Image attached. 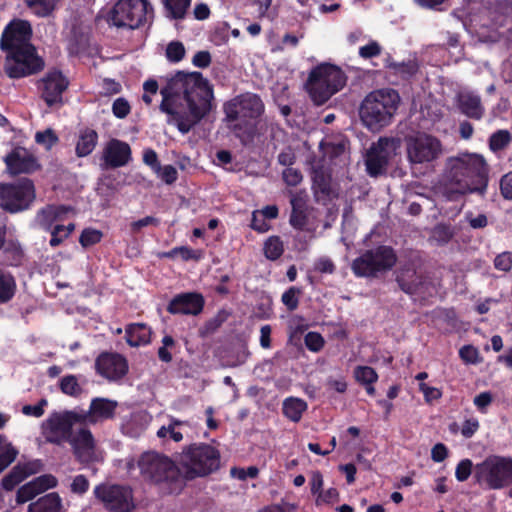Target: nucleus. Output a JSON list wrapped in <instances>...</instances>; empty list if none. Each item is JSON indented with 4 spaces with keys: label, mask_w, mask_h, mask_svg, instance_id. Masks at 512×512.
Returning <instances> with one entry per match:
<instances>
[{
    "label": "nucleus",
    "mask_w": 512,
    "mask_h": 512,
    "mask_svg": "<svg viewBox=\"0 0 512 512\" xmlns=\"http://www.w3.org/2000/svg\"><path fill=\"white\" fill-rule=\"evenodd\" d=\"M72 214H74V210L70 206L48 205L37 212L35 223L44 230H51Z\"/></svg>",
    "instance_id": "obj_24"
},
{
    "label": "nucleus",
    "mask_w": 512,
    "mask_h": 512,
    "mask_svg": "<svg viewBox=\"0 0 512 512\" xmlns=\"http://www.w3.org/2000/svg\"><path fill=\"white\" fill-rule=\"evenodd\" d=\"M346 78L338 67L322 64L314 68L309 75L306 87L312 101L324 104L345 85Z\"/></svg>",
    "instance_id": "obj_8"
},
{
    "label": "nucleus",
    "mask_w": 512,
    "mask_h": 512,
    "mask_svg": "<svg viewBox=\"0 0 512 512\" xmlns=\"http://www.w3.org/2000/svg\"><path fill=\"white\" fill-rule=\"evenodd\" d=\"M61 0H24L29 10L38 17H48L58 8Z\"/></svg>",
    "instance_id": "obj_33"
},
{
    "label": "nucleus",
    "mask_w": 512,
    "mask_h": 512,
    "mask_svg": "<svg viewBox=\"0 0 512 512\" xmlns=\"http://www.w3.org/2000/svg\"><path fill=\"white\" fill-rule=\"evenodd\" d=\"M512 140L511 134L507 130H499L492 134L489 139V146L492 151H499L509 145Z\"/></svg>",
    "instance_id": "obj_40"
},
{
    "label": "nucleus",
    "mask_w": 512,
    "mask_h": 512,
    "mask_svg": "<svg viewBox=\"0 0 512 512\" xmlns=\"http://www.w3.org/2000/svg\"><path fill=\"white\" fill-rule=\"evenodd\" d=\"M169 17L183 19L190 7L191 0H161Z\"/></svg>",
    "instance_id": "obj_35"
},
{
    "label": "nucleus",
    "mask_w": 512,
    "mask_h": 512,
    "mask_svg": "<svg viewBox=\"0 0 512 512\" xmlns=\"http://www.w3.org/2000/svg\"><path fill=\"white\" fill-rule=\"evenodd\" d=\"M75 229V225L73 223H69L68 225L56 224L51 230V239L50 245L52 247H57L60 245Z\"/></svg>",
    "instance_id": "obj_37"
},
{
    "label": "nucleus",
    "mask_w": 512,
    "mask_h": 512,
    "mask_svg": "<svg viewBox=\"0 0 512 512\" xmlns=\"http://www.w3.org/2000/svg\"><path fill=\"white\" fill-rule=\"evenodd\" d=\"M101 160L104 168L123 167L131 160V148L124 141L111 139L103 148Z\"/></svg>",
    "instance_id": "obj_20"
},
{
    "label": "nucleus",
    "mask_w": 512,
    "mask_h": 512,
    "mask_svg": "<svg viewBox=\"0 0 512 512\" xmlns=\"http://www.w3.org/2000/svg\"><path fill=\"white\" fill-rule=\"evenodd\" d=\"M292 213L290 216V224L297 229H302L306 221V194L295 193L291 196Z\"/></svg>",
    "instance_id": "obj_29"
},
{
    "label": "nucleus",
    "mask_w": 512,
    "mask_h": 512,
    "mask_svg": "<svg viewBox=\"0 0 512 512\" xmlns=\"http://www.w3.org/2000/svg\"><path fill=\"white\" fill-rule=\"evenodd\" d=\"M130 111V104L125 98L119 97L112 104V112L119 119L127 117Z\"/></svg>",
    "instance_id": "obj_48"
},
{
    "label": "nucleus",
    "mask_w": 512,
    "mask_h": 512,
    "mask_svg": "<svg viewBox=\"0 0 512 512\" xmlns=\"http://www.w3.org/2000/svg\"><path fill=\"white\" fill-rule=\"evenodd\" d=\"M16 291V283L14 278L0 270V302L6 303L12 299Z\"/></svg>",
    "instance_id": "obj_36"
},
{
    "label": "nucleus",
    "mask_w": 512,
    "mask_h": 512,
    "mask_svg": "<svg viewBox=\"0 0 512 512\" xmlns=\"http://www.w3.org/2000/svg\"><path fill=\"white\" fill-rule=\"evenodd\" d=\"M488 167L481 154L463 152L445 161L442 181L449 200L471 193L483 195L487 188Z\"/></svg>",
    "instance_id": "obj_2"
},
{
    "label": "nucleus",
    "mask_w": 512,
    "mask_h": 512,
    "mask_svg": "<svg viewBox=\"0 0 512 512\" xmlns=\"http://www.w3.org/2000/svg\"><path fill=\"white\" fill-rule=\"evenodd\" d=\"M147 0H118L109 14V22L118 28L137 29L152 17Z\"/></svg>",
    "instance_id": "obj_10"
},
{
    "label": "nucleus",
    "mask_w": 512,
    "mask_h": 512,
    "mask_svg": "<svg viewBox=\"0 0 512 512\" xmlns=\"http://www.w3.org/2000/svg\"><path fill=\"white\" fill-rule=\"evenodd\" d=\"M43 469L40 460H32L16 465L12 471L2 479L3 488L12 490L16 485L25 480L27 477L37 474Z\"/></svg>",
    "instance_id": "obj_25"
},
{
    "label": "nucleus",
    "mask_w": 512,
    "mask_h": 512,
    "mask_svg": "<svg viewBox=\"0 0 512 512\" xmlns=\"http://www.w3.org/2000/svg\"><path fill=\"white\" fill-rule=\"evenodd\" d=\"M61 391L69 396L78 397L82 393V386L78 381V377L75 375L64 376L60 380Z\"/></svg>",
    "instance_id": "obj_38"
},
{
    "label": "nucleus",
    "mask_w": 512,
    "mask_h": 512,
    "mask_svg": "<svg viewBox=\"0 0 512 512\" xmlns=\"http://www.w3.org/2000/svg\"><path fill=\"white\" fill-rule=\"evenodd\" d=\"M126 469L131 475L138 470L143 482L155 486L163 493H176L182 489L178 466L163 453L147 451L136 458H130L126 461Z\"/></svg>",
    "instance_id": "obj_4"
},
{
    "label": "nucleus",
    "mask_w": 512,
    "mask_h": 512,
    "mask_svg": "<svg viewBox=\"0 0 512 512\" xmlns=\"http://www.w3.org/2000/svg\"><path fill=\"white\" fill-rule=\"evenodd\" d=\"M187 421H181L174 417L169 418V423L160 427L156 433L160 439L169 437L174 442H181L183 440V434L179 430L180 427L187 425Z\"/></svg>",
    "instance_id": "obj_32"
},
{
    "label": "nucleus",
    "mask_w": 512,
    "mask_h": 512,
    "mask_svg": "<svg viewBox=\"0 0 512 512\" xmlns=\"http://www.w3.org/2000/svg\"><path fill=\"white\" fill-rule=\"evenodd\" d=\"M406 158L411 167L430 165L444 152L442 142L437 137L420 132L405 139Z\"/></svg>",
    "instance_id": "obj_9"
},
{
    "label": "nucleus",
    "mask_w": 512,
    "mask_h": 512,
    "mask_svg": "<svg viewBox=\"0 0 512 512\" xmlns=\"http://www.w3.org/2000/svg\"><path fill=\"white\" fill-rule=\"evenodd\" d=\"M75 425H83L78 411L53 413L42 423V434L47 442L62 445L69 442Z\"/></svg>",
    "instance_id": "obj_13"
},
{
    "label": "nucleus",
    "mask_w": 512,
    "mask_h": 512,
    "mask_svg": "<svg viewBox=\"0 0 512 512\" xmlns=\"http://www.w3.org/2000/svg\"><path fill=\"white\" fill-rule=\"evenodd\" d=\"M399 102L400 97L395 90L373 91L365 97L361 104V121L368 129L379 131L391 122Z\"/></svg>",
    "instance_id": "obj_6"
},
{
    "label": "nucleus",
    "mask_w": 512,
    "mask_h": 512,
    "mask_svg": "<svg viewBox=\"0 0 512 512\" xmlns=\"http://www.w3.org/2000/svg\"><path fill=\"white\" fill-rule=\"evenodd\" d=\"M397 257L392 248L380 246L366 251L352 263V270L359 277H374L380 272L390 270Z\"/></svg>",
    "instance_id": "obj_12"
},
{
    "label": "nucleus",
    "mask_w": 512,
    "mask_h": 512,
    "mask_svg": "<svg viewBox=\"0 0 512 512\" xmlns=\"http://www.w3.org/2000/svg\"><path fill=\"white\" fill-rule=\"evenodd\" d=\"M58 481L55 476L51 474L41 475L32 481L21 486L16 495V501L23 504L35 498L37 495L56 487Z\"/></svg>",
    "instance_id": "obj_23"
},
{
    "label": "nucleus",
    "mask_w": 512,
    "mask_h": 512,
    "mask_svg": "<svg viewBox=\"0 0 512 512\" xmlns=\"http://www.w3.org/2000/svg\"><path fill=\"white\" fill-rule=\"evenodd\" d=\"M305 346L311 352H319L325 344L324 338L317 332H308L304 338Z\"/></svg>",
    "instance_id": "obj_45"
},
{
    "label": "nucleus",
    "mask_w": 512,
    "mask_h": 512,
    "mask_svg": "<svg viewBox=\"0 0 512 512\" xmlns=\"http://www.w3.org/2000/svg\"><path fill=\"white\" fill-rule=\"evenodd\" d=\"M160 223L159 219L153 217V216H146L142 219H139L137 221H134L130 224V229L133 233H138L143 229L144 227L153 225L158 226Z\"/></svg>",
    "instance_id": "obj_58"
},
{
    "label": "nucleus",
    "mask_w": 512,
    "mask_h": 512,
    "mask_svg": "<svg viewBox=\"0 0 512 512\" xmlns=\"http://www.w3.org/2000/svg\"><path fill=\"white\" fill-rule=\"evenodd\" d=\"M419 390L423 393L427 403H432L442 397V392L439 388L429 386L424 382L419 383Z\"/></svg>",
    "instance_id": "obj_53"
},
{
    "label": "nucleus",
    "mask_w": 512,
    "mask_h": 512,
    "mask_svg": "<svg viewBox=\"0 0 512 512\" xmlns=\"http://www.w3.org/2000/svg\"><path fill=\"white\" fill-rule=\"evenodd\" d=\"M166 257L173 258L179 256L182 260H198L200 259V252L193 250L187 246L175 247L169 252L165 253Z\"/></svg>",
    "instance_id": "obj_43"
},
{
    "label": "nucleus",
    "mask_w": 512,
    "mask_h": 512,
    "mask_svg": "<svg viewBox=\"0 0 512 512\" xmlns=\"http://www.w3.org/2000/svg\"><path fill=\"white\" fill-rule=\"evenodd\" d=\"M35 199L34 184L24 178L14 184H0V206L12 213L27 209Z\"/></svg>",
    "instance_id": "obj_15"
},
{
    "label": "nucleus",
    "mask_w": 512,
    "mask_h": 512,
    "mask_svg": "<svg viewBox=\"0 0 512 512\" xmlns=\"http://www.w3.org/2000/svg\"><path fill=\"white\" fill-rule=\"evenodd\" d=\"M302 174L299 170L288 167L283 171V180L289 186H297L302 181Z\"/></svg>",
    "instance_id": "obj_56"
},
{
    "label": "nucleus",
    "mask_w": 512,
    "mask_h": 512,
    "mask_svg": "<svg viewBox=\"0 0 512 512\" xmlns=\"http://www.w3.org/2000/svg\"><path fill=\"white\" fill-rule=\"evenodd\" d=\"M47 405V401L42 399L35 405H25L22 407V413L26 416H32L39 418L44 414V407Z\"/></svg>",
    "instance_id": "obj_57"
},
{
    "label": "nucleus",
    "mask_w": 512,
    "mask_h": 512,
    "mask_svg": "<svg viewBox=\"0 0 512 512\" xmlns=\"http://www.w3.org/2000/svg\"><path fill=\"white\" fill-rule=\"evenodd\" d=\"M478 429L479 421L476 418H470L464 421L461 428V434L465 438H470L477 432Z\"/></svg>",
    "instance_id": "obj_61"
},
{
    "label": "nucleus",
    "mask_w": 512,
    "mask_h": 512,
    "mask_svg": "<svg viewBox=\"0 0 512 512\" xmlns=\"http://www.w3.org/2000/svg\"><path fill=\"white\" fill-rule=\"evenodd\" d=\"M101 238L102 232L100 230L87 228L82 231L79 242L83 247H88L100 242Z\"/></svg>",
    "instance_id": "obj_44"
},
{
    "label": "nucleus",
    "mask_w": 512,
    "mask_h": 512,
    "mask_svg": "<svg viewBox=\"0 0 512 512\" xmlns=\"http://www.w3.org/2000/svg\"><path fill=\"white\" fill-rule=\"evenodd\" d=\"M151 334V329L145 324H130L126 328V341L132 347L147 345L151 341Z\"/></svg>",
    "instance_id": "obj_30"
},
{
    "label": "nucleus",
    "mask_w": 512,
    "mask_h": 512,
    "mask_svg": "<svg viewBox=\"0 0 512 512\" xmlns=\"http://www.w3.org/2000/svg\"><path fill=\"white\" fill-rule=\"evenodd\" d=\"M17 451L10 442L0 435V466L8 467L16 458Z\"/></svg>",
    "instance_id": "obj_39"
},
{
    "label": "nucleus",
    "mask_w": 512,
    "mask_h": 512,
    "mask_svg": "<svg viewBox=\"0 0 512 512\" xmlns=\"http://www.w3.org/2000/svg\"><path fill=\"white\" fill-rule=\"evenodd\" d=\"M494 267L502 272H508L512 269V252H502L494 259Z\"/></svg>",
    "instance_id": "obj_47"
},
{
    "label": "nucleus",
    "mask_w": 512,
    "mask_h": 512,
    "mask_svg": "<svg viewBox=\"0 0 512 512\" xmlns=\"http://www.w3.org/2000/svg\"><path fill=\"white\" fill-rule=\"evenodd\" d=\"M95 494L113 512H129L134 508L132 491L129 487L98 486L95 489Z\"/></svg>",
    "instance_id": "obj_17"
},
{
    "label": "nucleus",
    "mask_w": 512,
    "mask_h": 512,
    "mask_svg": "<svg viewBox=\"0 0 512 512\" xmlns=\"http://www.w3.org/2000/svg\"><path fill=\"white\" fill-rule=\"evenodd\" d=\"M98 142V134L95 130L86 128L79 134L76 143V154L85 157L93 152Z\"/></svg>",
    "instance_id": "obj_31"
},
{
    "label": "nucleus",
    "mask_w": 512,
    "mask_h": 512,
    "mask_svg": "<svg viewBox=\"0 0 512 512\" xmlns=\"http://www.w3.org/2000/svg\"><path fill=\"white\" fill-rule=\"evenodd\" d=\"M42 97L45 102L52 106L62 101V94L68 88L69 81L59 70L49 71L41 80Z\"/></svg>",
    "instance_id": "obj_19"
},
{
    "label": "nucleus",
    "mask_w": 512,
    "mask_h": 512,
    "mask_svg": "<svg viewBox=\"0 0 512 512\" xmlns=\"http://www.w3.org/2000/svg\"><path fill=\"white\" fill-rule=\"evenodd\" d=\"M475 473L478 482L486 484L490 489H501L512 484V458L489 456L476 465Z\"/></svg>",
    "instance_id": "obj_11"
},
{
    "label": "nucleus",
    "mask_w": 512,
    "mask_h": 512,
    "mask_svg": "<svg viewBox=\"0 0 512 512\" xmlns=\"http://www.w3.org/2000/svg\"><path fill=\"white\" fill-rule=\"evenodd\" d=\"M117 402L105 398H95L91 401L87 411L78 412L79 416L83 418V425L97 424L106 419L112 418Z\"/></svg>",
    "instance_id": "obj_22"
},
{
    "label": "nucleus",
    "mask_w": 512,
    "mask_h": 512,
    "mask_svg": "<svg viewBox=\"0 0 512 512\" xmlns=\"http://www.w3.org/2000/svg\"><path fill=\"white\" fill-rule=\"evenodd\" d=\"M167 122L188 133L212 108L213 88L199 72H177L161 89Z\"/></svg>",
    "instance_id": "obj_1"
},
{
    "label": "nucleus",
    "mask_w": 512,
    "mask_h": 512,
    "mask_svg": "<svg viewBox=\"0 0 512 512\" xmlns=\"http://www.w3.org/2000/svg\"><path fill=\"white\" fill-rule=\"evenodd\" d=\"M167 58L172 62L180 61L185 55V48L181 42H171L166 49Z\"/></svg>",
    "instance_id": "obj_51"
},
{
    "label": "nucleus",
    "mask_w": 512,
    "mask_h": 512,
    "mask_svg": "<svg viewBox=\"0 0 512 512\" xmlns=\"http://www.w3.org/2000/svg\"><path fill=\"white\" fill-rule=\"evenodd\" d=\"M28 512H63L62 499L56 492L48 493L31 503Z\"/></svg>",
    "instance_id": "obj_28"
},
{
    "label": "nucleus",
    "mask_w": 512,
    "mask_h": 512,
    "mask_svg": "<svg viewBox=\"0 0 512 512\" xmlns=\"http://www.w3.org/2000/svg\"><path fill=\"white\" fill-rule=\"evenodd\" d=\"M68 443L71 446L74 457L80 463L90 464L104 460V450L86 425H80L78 428H75Z\"/></svg>",
    "instance_id": "obj_14"
},
{
    "label": "nucleus",
    "mask_w": 512,
    "mask_h": 512,
    "mask_svg": "<svg viewBox=\"0 0 512 512\" xmlns=\"http://www.w3.org/2000/svg\"><path fill=\"white\" fill-rule=\"evenodd\" d=\"M306 409L307 403L300 398L290 397L283 402L284 415L293 422H298Z\"/></svg>",
    "instance_id": "obj_34"
},
{
    "label": "nucleus",
    "mask_w": 512,
    "mask_h": 512,
    "mask_svg": "<svg viewBox=\"0 0 512 512\" xmlns=\"http://www.w3.org/2000/svg\"><path fill=\"white\" fill-rule=\"evenodd\" d=\"M299 291L296 288H290L282 295V302L289 310H295L298 306Z\"/></svg>",
    "instance_id": "obj_55"
},
{
    "label": "nucleus",
    "mask_w": 512,
    "mask_h": 512,
    "mask_svg": "<svg viewBox=\"0 0 512 512\" xmlns=\"http://www.w3.org/2000/svg\"><path fill=\"white\" fill-rule=\"evenodd\" d=\"M459 355L466 363H476L478 361V350L471 345L464 346L460 349Z\"/></svg>",
    "instance_id": "obj_60"
},
{
    "label": "nucleus",
    "mask_w": 512,
    "mask_h": 512,
    "mask_svg": "<svg viewBox=\"0 0 512 512\" xmlns=\"http://www.w3.org/2000/svg\"><path fill=\"white\" fill-rule=\"evenodd\" d=\"M89 482L83 475L76 476L71 484V490L77 494H83L88 490Z\"/></svg>",
    "instance_id": "obj_63"
},
{
    "label": "nucleus",
    "mask_w": 512,
    "mask_h": 512,
    "mask_svg": "<svg viewBox=\"0 0 512 512\" xmlns=\"http://www.w3.org/2000/svg\"><path fill=\"white\" fill-rule=\"evenodd\" d=\"M381 53V46L376 41H370L368 44L359 48V55L364 59L373 58Z\"/></svg>",
    "instance_id": "obj_54"
},
{
    "label": "nucleus",
    "mask_w": 512,
    "mask_h": 512,
    "mask_svg": "<svg viewBox=\"0 0 512 512\" xmlns=\"http://www.w3.org/2000/svg\"><path fill=\"white\" fill-rule=\"evenodd\" d=\"M400 142L394 138H380L368 149L365 157L367 173L376 177L386 172L388 165L397 156Z\"/></svg>",
    "instance_id": "obj_16"
},
{
    "label": "nucleus",
    "mask_w": 512,
    "mask_h": 512,
    "mask_svg": "<svg viewBox=\"0 0 512 512\" xmlns=\"http://www.w3.org/2000/svg\"><path fill=\"white\" fill-rule=\"evenodd\" d=\"M31 36L30 23L21 19L11 21L3 31L0 47L7 52L5 71L9 77H26L44 67L43 60L30 43Z\"/></svg>",
    "instance_id": "obj_3"
},
{
    "label": "nucleus",
    "mask_w": 512,
    "mask_h": 512,
    "mask_svg": "<svg viewBox=\"0 0 512 512\" xmlns=\"http://www.w3.org/2000/svg\"><path fill=\"white\" fill-rule=\"evenodd\" d=\"M97 372L110 381L122 378L128 370L127 361L118 354L103 353L95 363Z\"/></svg>",
    "instance_id": "obj_21"
},
{
    "label": "nucleus",
    "mask_w": 512,
    "mask_h": 512,
    "mask_svg": "<svg viewBox=\"0 0 512 512\" xmlns=\"http://www.w3.org/2000/svg\"><path fill=\"white\" fill-rule=\"evenodd\" d=\"M178 465L179 472H182L187 479L204 477L219 468L220 454L209 444H192L180 453Z\"/></svg>",
    "instance_id": "obj_7"
},
{
    "label": "nucleus",
    "mask_w": 512,
    "mask_h": 512,
    "mask_svg": "<svg viewBox=\"0 0 512 512\" xmlns=\"http://www.w3.org/2000/svg\"><path fill=\"white\" fill-rule=\"evenodd\" d=\"M458 103L461 111L470 118L480 119L484 114L480 96L472 91L460 92Z\"/></svg>",
    "instance_id": "obj_27"
},
{
    "label": "nucleus",
    "mask_w": 512,
    "mask_h": 512,
    "mask_svg": "<svg viewBox=\"0 0 512 512\" xmlns=\"http://www.w3.org/2000/svg\"><path fill=\"white\" fill-rule=\"evenodd\" d=\"M493 396L490 392H482L479 395H477L473 402L474 405L481 411L485 412L486 408L492 403Z\"/></svg>",
    "instance_id": "obj_62"
},
{
    "label": "nucleus",
    "mask_w": 512,
    "mask_h": 512,
    "mask_svg": "<svg viewBox=\"0 0 512 512\" xmlns=\"http://www.w3.org/2000/svg\"><path fill=\"white\" fill-rule=\"evenodd\" d=\"M500 189L504 198L512 200V172L502 177Z\"/></svg>",
    "instance_id": "obj_64"
},
{
    "label": "nucleus",
    "mask_w": 512,
    "mask_h": 512,
    "mask_svg": "<svg viewBox=\"0 0 512 512\" xmlns=\"http://www.w3.org/2000/svg\"><path fill=\"white\" fill-rule=\"evenodd\" d=\"M263 111L262 100L253 93L239 95L224 105L226 120L242 142L251 140L258 133Z\"/></svg>",
    "instance_id": "obj_5"
},
{
    "label": "nucleus",
    "mask_w": 512,
    "mask_h": 512,
    "mask_svg": "<svg viewBox=\"0 0 512 512\" xmlns=\"http://www.w3.org/2000/svg\"><path fill=\"white\" fill-rule=\"evenodd\" d=\"M203 298L196 293H186L176 296L168 306L172 314L196 315L202 311Z\"/></svg>",
    "instance_id": "obj_26"
},
{
    "label": "nucleus",
    "mask_w": 512,
    "mask_h": 512,
    "mask_svg": "<svg viewBox=\"0 0 512 512\" xmlns=\"http://www.w3.org/2000/svg\"><path fill=\"white\" fill-rule=\"evenodd\" d=\"M283 251V243L278 237H270L264 244L265 256L270 260L278 259Z\"/></svg>",
    "instance_id": "obj_42"
},
{
    "label": "nucleus",
    "mask_w": 512,
    "mask_h": 512,
    "mask_svg": "<svg viewBox=\"0 0 512 512\" xmlns=\"http://www.w3.org/2000/svg\"><path fill=\"white\" fill-rule=\"evenodd\" d=\"M473 463L470 459L461 460L455 470V477L458 481L464 482L466 481L472 472Z\"/></svg>",
    "instance_id": "obj_50"
},
{
    "label": "nucleus",
    "mask_w": 512,
    "mask_h": 512,
    "mask_svg": "<svg viewBox=\"0 0 512 512\" xmlns=\"http://www.w3.org/2000/svg\"><path fill=\"white\" fill-rule=\"evenodd\" d=\"M35 141L43 145L46 149H50L58 141V137L52 129H46L42 132H37L35 135Z\"/></svg>",
    "instance_id": "obj_46"
},
{
    "label": "nucleus",
    "mask_w": 512,
    "mask_h": 512,
    "mask_svg": "<svg viewBox=\"0 0 512 512\" xmlns=\"http://www.w3.org/2000/svg\"><path fill=\"white\" fill-rule=\"evenodd\" d=\"M159 177L167 184H171L177 179V170L172 165H166L164 167H160V170H156Z\"/></svg>",
    "instance_id": "obj_59"
},
{
    "label": "nucleus",
    "mask_w": 512,
    "mask_h": 512,
    "mask_svg": "<svg viewBox=\"0 0 512 512\" xmlns=\"http://www.w3.org/2000/svg\"><path fill=\"white\" fill-rule=\"evenodd\" d=\"M354 376L360 384H374L378 380V374L369 366H357L354 370Z\"/></svg>",
    "instance_id": "obj_41"
},
{
    "label": "nucleus",
    "mask_w": 512,
    "mask_h": 512,
    "mask_svg": "<svg viewBox=\"0 0 512 512\" xmlns=\"http://www.w3.org/2000/svg\"><path fill=\"white\" fill-rule=\"evenodd\" d=\"M175 346L174 339L166 335L162 339V346L158 349V357L163 362H170L172 360V355L169 352V349L173 348Z\"/></svg>",
    "instance_id": "obj_49"
},
{
    "label": "nucleus",
    "mask_w": 512,
    "mask_h": 512,
    "mask_svg": "<svg viewBox=\"0 0 512 512\" xmlns=\"http://www.w3.org/2000/svg\"><path fill=\"white\" fill-rule=\"evenodd\" d=\"M259 470L255 466H250L247 469L233 467L230 470V474L233 478L239 480H246L247 478H256L258 476Z\"/></svg>",
    "instance_id": "obj_52"
},
{
    "label": "nucleus",
    "mask_w": 512,
    "mask_h": 512,
    "mask_svg": "<svg viewBox=\"0 0 512 512\" xmlns=\"http://www.w3.org/2000/svg\"><path fill=\"white\" fill-rule=\"evenodd\" d=\"M7 171L11 175L29 174L39 168L36 157L23 147L14 148L4 158Z\"/></svg>",
    "instance_id": "obj_18"
}]
</instances>
